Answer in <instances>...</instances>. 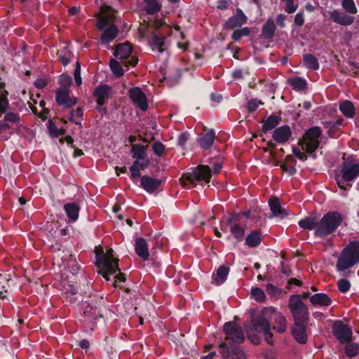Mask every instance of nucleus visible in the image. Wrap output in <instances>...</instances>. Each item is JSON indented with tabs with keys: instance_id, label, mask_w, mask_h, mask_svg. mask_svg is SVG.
I'll return each mask as SVG.
<instances>
[{
	"instance_id": "nucleus-1",
	"label": "nucleus",
	"mask_w": 359,
	"mask_h": 359,
	"mask_svg": "<svg viewBox=\"0 0 359 359\" xmlns=\"http://www.w3.org/2000/svg\"><path fill=\"white\" fill-rule=\"evenodd\" d=\"M270 319L273 320V329L278 333H284L287 330V320L285 317L276 311L273 307L262 309L260 313L255 315L251 318L250 325H245L244 328L248 337L254 344L259 342L257 333L263 332L264 339L269 344H273V334L271 332Z\"/></svg>"
},
{
	"instance_id": "nucleus-2",
	"label": "nucleus",
	"mask_w": 359,
	"mask_h": 359,
	"mask_svg": "<svg viewBox=\"0 0 359 359\" xmlns=\"http://www.w3.org/2000/svg\"><path fill=\"white\" fill-rule=\"evenodd\" d=\"M114 18V11L110 6H104L101 8L97 27L102 32L100 42L103 44L111 42L118 36V29L117 27L112 23V20Z\"/></svg>"
},
{
	"instance_id": "nucleus-3",
	"label": "nucleus",
	"mask_w": 359,
	"mask_h": 359,
	"mask_svg": "<svg viewBox=\"0 0 359 359\" xmlns=\"http://www.w3.org/2000/svg\"><path fill=\"white\" fill-rule=\"evenodd\" d=\"M359 176V163L353 160L344 161L341 165V175H336V182L344 191L349 189L351 182Z\"/></svg>"
},
{
	"instance_id": "nucleus-4",
	"label": "nucleus",
	"mask_w": 359,
	"mask_h": 359,
	"mask_svg": "<svg viewBox=\"0 0 359 359\" xmlns=\"http://www.w3.org/2000/svg\"><path fill=\"white\" fill-rule=\"evenodd\" d=\"M211 177L210 168L208 165H200L196 168H191V172L183 175L180 179V182L184 188L191 189L196 187L198 182L209 183Z\"/></svg>"
},
{
	"instance_id": "nucleus-5",
	"label": "nucleus",
	"mask_w": 359,
	"mask_h": 359,
	"mask_svg": "<svg viewBox=\"0 0 359 359\" xmlns=\"http://www.w3.org/2000/svg\"><path fill=\"white\" fill-rule=\"evenodd\" d=\"M359 262V241L349 243L340 253L337 262L338 271H344Z\"/></svg>"
},
{
	"instance_id": "nucleus-6",
	"label": "nucleus",
	"mask_w": 359,
	"mask_h": 359,
	"mask_svg": "<svg viewBox=\"0 0 359 359\" xmlns=\"http://www.w3.org/2000/svg\"><path fill=\"white\" fill-rule=\"evenodd\" d=\"M359 262V241L349 243L340 253L337 262L338 271H344Z\"/></svg>"
},
{
	"instance_id": "nucleus-7",
	"label": "nucleus",
	"mask_w": 359,
	"mask_h": 359,
	"mask_svg": "<svg viewBox=\"0 0 359 359\" xmlns=\"http://www.w3.org/2000/svg\"><path fill=\"white\" fill-rule=\"evenodd\" d=\"M343 217L337 212H328L318 221L315 235L325 237L334 232L341 224Z\"/></svg>"
},
{
	"instance_id": "nucleus-8",
	"label": "nucleus",
	"mask_w": 359,
	"mask_h": 359,
	"mask_svg": "<svg viewBox=\"0 0 359 359\" xmlns=\"http://www.w3.org/2000/svg\"><path fill=\"white\" fill-rule=\"evenodd\" d=\"M97 266L100 269L99 273L102 275L106 280H109V275L119 271L118 259L114 257L113 250L109 249L104 255H97Z\"/></svg>"
},
{
	"instance_id": "nucleus-9",
	"label": "nucleus",
	"mask_w": 359,
	"mask_h": 359,
	"mask_svg": "<svg viewBox=\"0 0 359 359\" xmlns=\"http://www.w3.org/2000/svg\"><path fill=\"white\" fill-rule=\"evenodd\" d=\"M288 307L293 317L294 323L309 321V309L302 302L300 295H291L288 301Z\"/></svg>"
},
{
	"instance_id": "nucleus-10",
	"label": "nucleus",
	"mask_w": 359,
	"mask_h": 359,
	"mask_svg": "<svg viewBox=\"0 0 359 359\" xmlns=\"http://www.w3.org/2000/svg\"><path fill=\"white\" fill-rule=\"evenodd\" d=\"M321 129L320 127L315 126L311 128L304 135L303 138L299 141V145L302 151L308 154H311L318 147L320 141L319 137L321 135Z\"/></svg>"
},
{
	"instance_id": "nucleus-11",
	"label": "nucleus",
	"mask_w": 359,
	"mask_h": 359,
	"mask_svg": "<svg viewBox=\"0 0 359 359\" xmlns=\"http://www.w3.org/2000/svg\"><path fill=\"white\" fill-rule=\"evenodd\" d=\"M224 332L226 334V340L230 344H241L244 341L243 331L235 322H227L224 325Z\"/></svg>"
},
{
	"instance_id": "nucleus-12",
	"label": "nucleus",
	"mask_w": 359,
	"mask_h": 359,
	"mask_svg": "<svg viewBox=\"0 0 359 359\" xmlns=\"http://www.w3.org/2000/svg\"><path fill=\"white\" fill-rule=\"evenodd\" d=\"M332 333L341 344L348 343L351 340L352 330L341 321H336L332 325Z\"/></svg>"
},
{
	"instance_id": "nucleus-13",
	"label": "nucleus",
	"mask_w": 359,
	"mask_h": 359,
	"mask_svg": "<svg viewBox=\"0 0 359 359\" xmlns=\"http://www.w3.org/2000/svg\"><path fill=\"white\" fill-rule=\"evenodd\" d=\"M129 97L133 100L136 107L142 111H146L148 108V104L146 95L139 87H134L129 90Z\"/></svg>"
},
{
	"instance_id": "nucleus-14",
	"label": "nucleus",
	"mask_w": 359,
	"mask_h": 359,
	"mask_svg": "<svg viewBox=\"0 0 359 359\" xmlns=\"http://www.w3.org/2000/svg\"><path fill=\"white\" fill-rule=\"evenodd\" d=\"M57 257L62 259V264L65 269H67L73 274L79 271L80 269L79 265L72 255L62 251L57 255Z\"/></svg>"
},
{
	"instance_id": "nucleus-15",
	"label": "nucleus",
	"mask_w": 359,
	"mask_h": 359,
	"mask_svg": "<svg viewBox=\"0 0 359 359\" xmlns=\"http://www.w3.org/2000/svg\"><path fill=\"white\" fill-rule=\"evenodd\" d=\"M55 100L60 105L71 108L77 102V99L69 97V90L57 89L56 90Z\"/></svg>"
},
{
	"instance_id": "nucleus-16",
	"label": "nucleus",
	"mask_w": 359,
	"mask_h": 359,
	"mask_svg": "<svg viewBox=\"0 0 359 359\" xmlns=\"http://www.w3.org/2000/svg\"><path fill=\"white\" fill-rule=\"evenodd\" d=\"M269 205L271 211V215L269 216L270 219L275 217L283 219L289 215L288 211L281 206L278 198H270L269 200Z\"/></svg>"
},
{
	"instance_id": "nucleus-17",
	"label": "nucleus",
	"mask_w": 359,
	"mask_h": 359,
	"mask_svg": "<svg viewBox=\"0 0 359 359\" xmlns=\"http://www.w3.org/2000/svg\"><path fill=\"white\" fill-rule=\"evenodd\" d=\"M308 322L294 323L292 328V334L295 340L302 344H306L307 341V334L306 333V326Z\"/></svg>"
},
{
	"instance_id": "nucleus-18",
	"label": "nucleus",
	"mask_w": 359,
	"mask_h": 359,
	"mask_svg": "<svg viewBox=\"0 0 359 359\" xmlns=\"http://www.w3.org/2000/svg\"><path fill=\"white\" fill-rule=\"evenodd\" d=\"M292 136V130L288 126L277 128L273 133L272 137L278 143L283 144L287 142Z\"/></svg>"
},
{
	"instance_id": "nucleus-19",
	"label": "nucleus",
	"mask_w": 359,
	"mask_h": 359,
	"mask_svg": "<svg viewBox=\"0 0 359 359\" xmlns=\"http://www.w3.org/2000/svg\"><path fill=\"white\" fill-rule=\"evenodd\" d=\"M247 21V17L241 9L237 8L236 14L230 18L225 23V28L233 29L234 27H241Z\"/></svg>"
},
{
	"instance_id": "nucleus-20",
	"label": "nucleus",
	"mask_w": 359,
	"mask_h": 359,
	"mask_svg": "<svg viewBox=\"0 0 359 359\" xmlns=\"http://www.w3.org/2000/svg\"><path fill=\"white\" fill-rule=\"evenodd\" d=\"M330 17L334 22L343 26L350 25L354 21V17L348 15L344 13H341L338 10L330 11Z\"/></svg>"
},
{
	"instance_id": "nucleus-21",
	"label": "nucleus",
	"mask_w": 359,
	"mask_h": 359,
	"mask_svg": "<svg viewBox=\"0 0 359 359\" xmlns=\"http://www.w3.org/2000/svg\"><path fill=\"white\" fill-rule=\"evenodd\" d=\"M110 93L111 88L107 85H101L95 89L93 95L96 97V102L99 107L102 106L106 102Z\"/></svg>"
},
{
	"instance_id": "nucleus-22",
	"label": "nucleus",
	"mask_w": 359,
	"mask_h": 359,
	"mask_svg": "<svg viewBox=\"0 0 359 359\" xmlns=\"http://www.w3.org/2000/svg\"><path fill=\"white\" fill-rule=\"evenodd\" d=\"M141 186L149 193H153L160 186L161 181L156 178H153L144 175L141 177Z\"/></svg>"
},
{
	"instance_id": "nucleus-23",
	"label": "nucleus",
	"mask_w": 359,
	"mask_h": 359,
	"mask_svg": "<svg viewBox=\"0 0 359 359\" xmlns=\"http://www.w3.org/2000/svg\"><path fill=\"white\" fill-rule=\"evenodd\" d=\"M132 53V46L130 43L125 42L116 46L114 55L119 60L127 59Z\"/></svg>"
},
{
	"instance_id": "nucleus-24",
	"label": "nucleus",
	"mask_w": 359,
	"mask_h": 359,
	"mask_svg": "<svg viewBox=\"0 0 359 359\" xmlns=\"http://www.w3.org/2000/svg\"><path fill=\"white\" fill-rule=\"evenodd\" d=\"M135 250L137 255L143 260H147L149 258V249L146 241L142 238H138L135 240Z\"/></svg>"
},
{
	"instance_id": "nucleus-25",
	"label": "nucleus",
	"mask_w": 359,
	"mask_h": 359,
	"mask_svg": "<svg viewBox=\"0 0 359 359\" xmlns=\"http://www.w3.org/2000/svg\"><path fill=\"white\" fill-rule=\"evenodd\" d=\"M64 210L69 221L76 222L78 219L80 211V206L78 203H67L64 205Z\"/></svg>"
},
{
	"instance_id": "nucleus-26",
	"label": "nucleus",
	"mask_w": 359,
	"mask_h": 359,
	"mask_svg": "<svg viewBox=\"0 0 359 359\" xmlns=\"http://www.w3.org/2000/svg\"><path fill=\"white\" fill-rule=\"evenodd\" d=\"M310 302L313 306H328L332 301L325 293H317L310 297Z\"/></svg>"
},
{
	"instance_id": "nucleus-27",
	"label": "nucleus",
	"mask_w": 359,
	"mask_h": 359,
	"mask_svg": "<svg viewBox=\"0 0 359 359\" xmlns=\"http://www.w3.org/2000/svg\"><path fill=\"white\" fill-rule=\"evenodd\" d=\"M215 139V133L210 129L205 132L203 136L198 139V143L203 149H208L212 147Z\"/></svg>"
},
{
	"instance_id": "nucleus-28",
	"label": "nucleus",
	"mask_w": 359,
	"mask_h": 359,
	"mask_svg": "<svg viewBox=\"0 0 359 359\" xmlns=\"http://www.w3.org/2000/svg\"><path fill=\"white\" fill-rule=\"evenodd\" d=\"M149 45L153 50H158L163 53L166 48L165 38L163 36H158L156 34L152 35Z\"/></svg>"
},
{
	"instance_id": "nucleus-29",
	"label": "nucleus",
	"mask_w": 359,
	"mask_h": 359,
	"mask_svg": "<svg viewBox=\"0 0 359 359\" xmlns=\"http://www.w3.org/2000/svg\"><path fill=\"white\" fill-rule=\"evenodd\" d=\"M130 152L132 157L136 161L142 160V161H148L147 158V147L141 144H133L131 147Z\"/></svg>"
},
{
	"instance_id": "nucleus-30",
	"label": "nucleus",
	"mask_w": 359,
	"mask_h": 359,
	"mask_svg": "<svg viewBox=\"0 0 359 359\" xmlns=\"http://www.w3.org/2000/svg\"><path fill=\"white\" fill-rule=\"evenodd\" d=\"M229 269L228 267L221 266L218 268L216 273H213L212 276V281L216 285L222 284L226 279Z\"/></svg>"
},
{
	"instance_id": "nucleus-31",
	"label": "nucleus",
	"mask_w": 359,
	"mask_h": 359,
	"mask_svg": "<svg viewBox=\"0 0 359 359\" xmlns=\"http://www.w3.org/2000/svg\"><path fill=\"white\" fill-rule=\"evenodd\" d=\"M276 30V25L272 19H269L264 25L262 29V34L264 39H270L273 38Z\"/></svg>"
},
{
	"instance_id": "nucleus-32",
	"label": "nucleus",
	"mask_w": 359,
	"mask_h": 359,
	"mask_svg": "<svg viewBox=\"0 0 359 359\" xmlns=\"http://www.w3.org/2000/svg\"><path fill=\"white\" fill-rule=\"evenodd\" d=\"M149 161H135L133 165L130 167V170L131 172V177L133 179L137 178L140 176V169H144L149 165Z\"/></svg>"
},
{
	"instance_id": "nucleus-33",
	"label": "nucleus",
	"mask_w": 359,
	"mask_h": 359,
	"mask_svg": "<svg viewBox=\"0 0 359 359\" xmlns=\"http://www.w3.org/2000/svg\"><path fill=\"white\" fill-rule=\"evenodd\" d=\"M262 233L259 231L251 232L245 238V244L250 248L257 247L261 243Z\"/></svg>"
},
{
	"instance_id": "nucleus-34",
	"label": "nucleus",
	"mask_w": 359,
	"mask_h": 359,
	"mask_svg": "<svg viewBox=\"0 0 359 359\" xmlns=\"http://www.w3.org/2000/svg\"><path fill=\"white\" fill-rule=\"evenodd\" d=\"M280 120L281 118L279 116L275 114L269 116L262 126V130L267 132L272 130L279 124Z\"/></svg>"
},
{
	"instance_id": "nucleus-35",
	"label": "nucleus",
	"mask_w": 359,
	"mask_h": 359,
	"mask_svg": "<svg viewBox=\"0 0 359 359\" xmlns=\"http://www.w3.org/2000/svg\"><path fill=\"white\" fill-rule=\"evenodd\" d=\"M341 112L347 118H353L355 115V107L349 100H345L339 104Z\"/></svg>"
},
{
	"instance_id": "nucleus-36",
	"label": "nucleus",
	"mask_w": 359,
	"mask_h": 359,
	"mask_svg": "<svg viewBox=\"0 0 359 359\" xmlns=\"http://www.w3.org/2000/svg\"><path fill=\"white\" fill-rule=\"evenodd\" d=\"M318 223V221H317L315 217L309 216L303 219H301L298 224L299 226L304 229L316 230L317 229Z\"/></svg>"
},
{
	"instance_id": "nucleus-37",
	"label": "nucleus",
	"mask_w": 359,
	"mask_h": 359,
	"mask_svg": "<svg viewBox=\"0 0 359 359\" xmlns=\"http://www.w3.org/2000/svg\"><path fill=\"white\" fill-rule=\"evenodd\" d=\"M304 65L310 69L316 70L319 68L317 58L311 54H306L304 56Z\"/></svg>"
},
{
	"instance_id": "nucleus-38",
	"label": "nucleus",
	"mask_w": 359,
	"mask_h": 359,
	"mask_svg": "<svg viewBox=\"0 0 359 359\" xmlns=\"http://www.w3.org/2000/svg\"><path fill=\"white\" fill-rule=\"evenodd\" d=\"M145 11L148 14L158 13L161 8L158 0H145Z\"/></svg>"
},
{
	"instance_id": "nucleus-39",
	"label": "nucleus",
	"mask_w": 359,
	"mask_h": 359,
	"mask_svg": "<svg viewBox=\"0 0 359 359\" xmlns=\"http://www.w3.org/2000/svg\"><path fill=\"white\" fill-rule=\"evenodd\" d=\"M111 72L116 77H121L123 75V69L121 65L116 60L111 59L109 62Z\"/></svg>"
},
{
	"instance_id": "nucleus-40",
	"label": "nucleus",
	"mask_w": 359,
	"mask_h": 359,
	"mask_svg": "<svg viewBox=\"0 0 359 359\" xmlns=\"http://www.w3.org/2000/svg\"><path fill=\"white\" fill-rule=\"evenodd\" d=\"M345 353L350 358L355 357L359 353V345L356 343H347L345 346Z\"/></svg>"
},
{
	"instance_id": "nucleus-41",
	"label": "nucleus",
	"mask_w": 359,
	"mask_h": 359,
	"mask_svg": "<svg viewBox=\"0 0 359 359\" xmlns=\"http://www.w3.org/2000/svg\"><path fill=\"white\" fill-rule=\"evenodd\" d=\"M230 231L234 238L238 241H241L243 239L245 230L239 224L232 225Z\"/></svg>"
},
{
	"instance_id": "nucleus-42",
	"label": "nucleus",
	"mask_w": 359,
	"mask_h": 359,
	"mask_svg": "<svg viewBox=\"0 0 359 359\" xmlns=\"http://www.w3.org/2000/svg\"><path fill=\"white\" fill-rule=\"evenodd\" d=\"M290 83L293 89L296 90H302L306 88V81L302 78L296 77L290 80Z\"/></svg>"
},
{
	"instance_id": "nucleus-43",
	"label": "nucleus",
	"mask_w": 359,
	"mask_h": 359,
	"mask_svg": "<svg viewBox=\"0 0 359 359\" xmlns=\"http://www.w3.org/2000/svg\"><path fill=\"white\" fill-rule=\"evenodd\" d=\"M82 309L86 316L95 318L97 316V308L89 303L85 302L82 305Z\"/></svg>"
},
{
	"instance_id": "nucleus-44",
	"label": "nucleus",
	"mask_w": 359,
	"mask_h": 359,
	"mask_svg": "<svg viewBox=\"0 0 359 359\" xmlns=\"http://www.w3.org/2000/svg\"><path fill=\"white\" fill-rule=\"evenodd\" d=\"M72 53L67 48H64L59 52V57L64 66L67 65L71 61Z\"/></svg>"
},
{
	"instance_id": "nucleus-45",
	"label": "nucleus",
	"mask_w": 359,
	"mask_h": 359,
	"mask_svg": "<svg viewBox=\"0 0 359 359\" xmlns=\"http://www.w3.org/2000/svg\"><path fill=\"white\" fill-rule=\"evenodd\" d=\"M72 82V77L67 74H62L59 78V83L62 88L60 89L69 90V86Z\"/></svg>"
},
{
	"instance_id": "nucleus-46",
	"label": "nucleus",
	"mask_w": 359,
	"mask_h": 359,
	"mask_svg": "<svg viewBox=\"0 0 359 359\" xmlns=\"http://www.w3.org/2000/svg\"><path fill=\"white\" fill-rule=\"evenodd\" d=\"M323 125L325 129H327V134L331 137H335V133L338 131V128L336 127L333 121H325L323 123Z\"/></svg>"
},
{
	"instance_id": "nucleus-47",
	"label": "nucleus",
	"mask_w": 359,
	"mask_h": 359,
	"mask_svg": "<svg viewBox=\"0 0 359 359\" xmlns=\"http://www.w3.org/2000/svg\"><path fill=\"white\" fill-rule=\"evenodd\" d=\"M48 129L50 136L57 137L64 133V130L58 129L52 121H48Z\"/></svg>"
},
{
	"instance_id": "nucleus-48",
	"label": "nucleus",
	"mask_w": 359,
	"mask_h": 359,
	"mask_svg": "<svg viewBox=\"0 0 359 359\" xmlns=\"http://www.w3.org/2000/svg\"><path fill=\"white\" fill-rule=\"evenodd\" d=\"M250 33V32L248 27H243L240 29H236L233 32L232 39L234 41H239L242 36H248Z\"/></svg>"
},
{
	"instance_id": "nucleus-49",
	"label": "nucleus",
	"mask_w": 359,
	"mask_h": 359,
	"mask_svg": "<svg viewBox=\"0 0 359 359\" xmlns=\"http://www.w3.org/2000/svg\"><path fill=\"white\" fill-rule=\"evenodd\" d=\"M152 151L158 156H163L165 154V146L160 141H156L152 144Z\"/></svg>"
},
{
	"instance_id": "nucleus-50",
	"label": "nucleus",
	"mask_w": 359,
	"mask_h": 359,
	"mask_svg": "<svg viewBox=\"0 0 359 359\" xmlns=\"http://www.w3.org/2000/svg\"><path fill=\"white\" fill-rule=\"evenodd\" d=\"M342 6L349 13L355 14L357 13L353 0H343Z\"/></svg>"
},
{
	"instance_id": "nucleus-51",
	"label": "nucleus",
	"mask_w": 359,
	"mask_h": 359,
	"mask_svg": "<svg viewBox=\"0 0 359 359\" xmlns=\"http://www.w3.org/2000/svg\"><path fill=\"white\" fill-rule=\"evenodd\" d=\"M337 286L341 292L345 293L349 290L351 283L347 279L342 278L338 280Z\"/></svg>"
},
{
	"instance_id": "nucleus-52",
	"label": "nucleus",
	"mask_w": 359,
	"mask_h": 359,
	"mask_svg": "<svg viewBox=\"0 0 359 359\" xmlns=\"http://www.w3.org/2000/svg\"><path fill=\"white\" fill-rule=\"evenodd\" d=\"M7 94L8 93L5 91L4 93L0 95V113H4L8 106Z\"/></svg>"
},
{
	"instance_id": "nucleus-53",
	"label": "nucleus",
	"mask_w": 359,
	"mask_h": 359,
	"mask_svg": "<svg viewBox=\"0 0 359 359\" xmlns=\"http://www.w3.org/2000/svg\"><path fill=\"white\" fill-rule=\"evenodd\" d=\"M251 294L257 301L262 302L265 298V294L264 291L259 287H252L251 290Z\"/></svg>"
},
{
	"instance_id": "nucleus-54",
	"label": "nucleus",
	"mask_w": 359,
	"mask_h": 359,
	"mask_svg": "<svg viewBox=\"0 0 359 359\" xmlns=\"http://www.w3.org/2000/svg\"><path fill=\"white\" fill-rule=\"evenodd\" d=\"M4 119L7 122L17 123L20 122V117L18 114L13 112H8L5 114Z\"/></svg>"
},
{
	"instance_id": "nucleus-55",
	"label": "nucleus",
	"mask_w": 359,
	"mask_h": 359,
	"mask_svg": "<svg viewBox=\"0 0 359 359\" xmlns=\"http://www.w3.org/2000/svg\"><path fill=\"white\" fill-rule=\"evenodd\" d=\"M262 104L261 101L257 99H252L248 102V109L250 112H253L256 111L258 107Z\"/></svg>"
},
{
	"instance_id": "nucleus-56",
	"label": "nucleus",
	"mask_w": 359,
	"mask_h": 359,
	"mask_svg": "<svg viewBox=\"0 0 359 359\" xmlns=\"http://www.w3.org/2000/svg\"><path fill=\"white\" fill-rule=\"evenodd\" d=\"M74 80L78 86H81L82 79L81 76V66L79 62H76V69L74 70Z\"/></svg>"
},
{
	"instance_id": "nucleus-57",
	"label": "nucleus",
	"mask_w": 359,
	"mask_h": 359,
	"mask_svg": "<svg viewBox=\"0 0 359 359\" xmlns=\"http://www.w3.org/2000/svg\"><path fill=\"white\" fill-rule=\"evenodd\" d=\"M219 348L221 349L220 353L222 355L223 359H229V356H230L229 348L226 345V344L224 342H222L219 345Z\"/></svg>"
},
{
	"instance_id": "nucleus-58",
	"label": "nucleus",
	"mask_w": 359,
	"mask_h": 359,
	"mask_svg": "<svg viewBox=\"0 0 359 359\" xmlns=\"http://www.w3.org/2000/svg\"><path fill=\"white\" fill-rule=\"evenodd\" d=\"M292 152H293V154L297 157L299 159L302 160V161H306L307 159V156L306 154H305V153H304L303 151H302V150L299 148H295V147H293L292 148Z\"/></svg>"
},
{
	"instance_id": "nucleus-59",
	"label": "nucleus",
	"mask_w": 359,
	"mask_h": 359,
	"mask_svg": "<svg viewBox=\"0 0 359 359\" xmlns=\"http://www.w3.org/2000/svg\"><path fill=\"white\" fill-rule=\"evenodd\" d=\"M304 23V16L303 13H298L294 16V25L301 27Z\"/></svg>"
},
{
	"instance_id": "nucleus-60",
	"label": "nucleus",
	"mask_w": 359,
	"mask_h": 359,
	"mask_svg": "<svg viewBox=\"0 0 359 359\" xmlns=\"http://www.w3.org/2000/svg\"><path fill=\"white\" fill-rule=\"evenodd\" d=\"M298 8V6L297 4H294V1H289L285 5V11L287 13H294Z\"/></svg>"
},
{
	"instance_id": "nucleus-61",
	"label": "nucleus",
	"mask_w": 359,
	"mask_h": 359,
	"mask_svg": "<svg viewBox=\"0 0 359 359\" xmlns=\"http://www.w3.org/2000/svg\"><path fill=\"white\" fill-rule=\"evenodd\" d=\"M188 139H189V135L187 133H182V134H180V135L178 137V144L180 146H184L186 144V142H187Z\"/></svg>"
},
{
	"instance_id": "nucleus-62",
	"label": "nucleus",
	"mask_w": 359,
	"mask_h": 359,
	"mask_svg": "<svg viewBox=\"0 0 359 359\" xmlns=\"http://www.w3.org/2000/svg\"><path fill=\"white\" fill-rule=\"evenodd\" d=\"M280 168L283 170L289 172L290 175H292L296 172V169L294 167H288L285 163L281 164Z\"/></svg>"
},
{
	"instance_id": "nucleus-63",
	"label": "nucleus",
	"mask_w": 359,
	"mask_h": 359,
	"mask_svg": "<svg viewBox=\"0 0 359 359\" xmlns=\"http://www.w3.org/2000/svg\"><path fill=\"white\" fill-rule=\"evenodd\" d=\"M234 356L232 358V359H244V354L243 352L236 348L233 350Z\"/></svg>"
},
{
	"instance_id": "nucleus-64",
	"label": "nucleus",
	"mask_w": 359,
	"mask_h": 359,
	"mask_svg": "<svg viewBox=\"0 0 359 359\" xmlns=\"http://www.w3.org/2000/svg\"><path fill=\"white\" fill-rule=\"evenodd\" d=\"M285 18H286V16L283 14H279V15H278V16L276 18V22H277L278 25L282 28L285 27Z\"/></svg>"
}]
</instances>
